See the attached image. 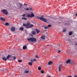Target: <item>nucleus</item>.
<instances>
[{"label": "nucleus", "instance_id": "nucleus-1", "mask_svg": "<svg viewBox=\"0 0 77 77\" xmlns=\"http://www.w3.org/2000/svg\"><path fill=\"white\" fill-rule=\"evenodd\" d=\"M23 26L24 27H26V29H30L31 27H33L34 25L32 24H30V23L29 22H28L26 23H23Z\"/></svg>", "mask_w": 77, "mask_h": 77}, {"label": "nucleus", "instance_id": "nucleus-2", "mask_svg": "<svg viewBox=\"0 0 77 77\" xmlns=\"http://www.w3.org/2000/svg\"><path fill=\"white\" fill-rule=\"evenodd\" d=\"M44 15H42L41 17H39V16L37 17V19H39L40 20L44 22H45L46 23V22H47V19H45V18H44Z\"/></svg>", "mask_w": 77, "mask_h": 77}, {"label": "nucleus", "instance_id": "nucleus-3", "mask_svg": "<svg viewBox=\"0 0 77 77\" xmlns=\"http://www.w3.org/2000/svg\"><path fill=\"white\" fill-rule=\"evenodd\" d=\"M27 40L29 42H36L37 39L36 38H28Z\"/></svg>", "mask_w": 77, "mask_h": 77}, {"label": "nucleus", "instance_id": "nucleus-4", "mask_svg": "<svg viewBox=\"0 0 77 77\" xmlns=\"http://www.w3.org/2000/svg\"><path fill=\"white\" fill-rule=\"evenodd\" d=\"M35 17V14L32 12H31L30 14H27L26 15V17L27 18H32Z\"/></svg>", "mask_w": 77, "mask_h": 77}, {"label": "nucleus", "instance_id": "nucleus-5", "mask_svg": "<svg viewBox=\"0 0 77 77\" xmlns=\"http://www.w3.org/2000/svg\"><path fill=\"white\" fill-rule=\"evenodd\" d=\"M2 12L5 15H7L8 14V12L5 9H3L2 10Z\"/></svg>", "mask_w": 77, "mask_h": 77}, {"label": "nucleus", "instance_id": "nucleus-6", "mask_svg": "<svg viewBox=\"0 0 77 77\" xmlns=\"http://www.w3.org/2000/svg\"><path fill=\"white\" fill-rule=\"evenodd\" d=\"M33 8H29L27 7H25L24 8V9L25 11H32Z\"/></svg>", "mask_w": 77, "mask_h": 77}, {"label": "nucleus", "instance_id": "nucleus-7", "mask_svg": "<svg viewBox=\"0 0 77 77\" xmlns=\"http://www.w3.org/2000/svg\"><path fill=\"white\" fill-rule=\"evenodd\" d=\"M17 6L18 8H20V9H21L22 7H23V4L21 3H19L18 5H17Z\"/></svg>", "mask_w": 77, "mask_h": 77}, {"label": "nucleus", "instance_id": "nucleus-8", "mask_svg": "<svg viewBox=\"0 0 77 77\" xmlns=\"http://www.w3.org/2000/svg\"><path fill=\"white\" fill-rule=\"evenodd\" d=\"M41 40H43L45 41V35H42L40 37Z\"/></svg>", "mask_w": 77, "mask_h": 77}, {"label": "nucleus", "instance_id": "nucleus-9", "mask_svg": "<svg viewBox=\"0 0 77 77\" xmlns=\"http://www.w3.org/2000/svg\"><path fill=\"white\" fill-rule=\"evenodd\" d=\"M12 56V55H8L7 57V59H8L9 60H10L9 59Z\"/></svg>", "mask_w": 77, "mask_h": 77}, {"label": "nucleus", "instance_id": "nucleus-10", "mask_svg": "<svg viewBox=\"0 0 77 77\" xmlns=\"http://www.w3.org/2000/svg\"><path fill=\"white\" fill-rule=\"evenodd\" d=\"M11 30L12 32H14L15 30V28L14 27H12L11 28Z\"/></svg>", "mask_w": 77, "mask_h": 77}, {"label": "nucleus", "instance_id": "nucleus-11", "mask_svg": "<svg viewBox=\"0 0 77 77\" xmlns=\"http://www.w3.org/2000/svg\"><path fill=\"white\" fill-rule=\"evenodd\" d=\"M0 19L1 21H5V19L3 17H0Z\"/></svg>", "mask_w": 77, "mask_h": 77}, {"label": "nucleus", "instance_id": "nucleus-12", "mask_svg": "<svg viewBox=\"0 0 77 77\" xmlns=\"http://www.w3.org/2000/svg\"><path fill=\"white\" fill-rule=\"evenodd\" d=\"M66 63H69L71 62V60L69 59L66 61Z\"/></svg>", "mask_w": 77, "mask_h": 77}, {"label": "nucleus", "instance_id": "nucleus-13", "mask_svg": "<svg viewBox=\"0 0 77 77\" xmlns=\"http://www.w3.org/2000/svg\"><path fill=\"white\" fill-rule=\"evenodd\" d=\"M61 68H62V65H60L59 66V71L60 72L61 71Z\"/></svg>", "mask_w": 77, "mask_h": 77}, {"label": "nucleus", "instance_id": "nucleus-14", "mask_svg": "<svg viewBox=\"0 0 77 77\" xmlns=\"http://www.w3.org/2000/svg\"><path fill=\"white\" fill-rule=\"evenodd\" d=\"M36 59H31L30 60V61L31 62H35V61H36Z\"/></svg>", "mask_w": 77, "mask_h": 77}, {"label": "nucleus", "instance_id": "nucleus-15", "mask_svg": "<svg viewBox=\"0 0 77 77\" xmlns=\"http://www.w3.org/2000/svg\"><path fill=\"white\" fill-rule=\"evenodd\" d=\"M72 34V32L71 31L69 32V36H71V35Z\"/></svg>", "mask_w": 77, "mask_h": 77}, {"label": "nucleus", "instance_id": "nucleus-16", "mask_svg": "<svg viewBox=\"0 0 77 77\" xmlns=\"http://www.w3.org/2000/svg\"><path fill=\"white\" fill-rule=\"evenodd\" d=\"M35 31L37 33H39V32H40V31L37 29H35Z\"/></svg>", "mask_w": 77, "mask_h": 77}, {"label": "nucleus", "instance_id": "nucleus-17", "mask_svg": "<svg viewBox=\"0 0 77 77\" xmlns=\"http://www.w3.org/2000/svg\"><path fill=\"white\" fill-rule=\"evenodd\" d=\"M27 48V46H24L23 47V50H25Z\"/></svg>", "mask_w": 77, "mask_h": 77}, {"label": "nucleus", "instance_id": "nucleus-18", "mask_svg": "<svg viewBox=\"0 0 77 77\" xmlns=\"http://www.w3.org/2000/svg\"><path fill=\"white\" fill-rule=\"evenodd\" d=\"M53 63V62L51 61H49L48 63V65H51Z\"/></svg>", "mask_w": 77, "mask_h": 77}, {"label": "nucleus", "instance_id": "nucleus-19", "mask_svg": "<svg viewBox=\"0 0 77 77\" xmlns=\"http://www.w3.org/2000/svg\"><path fill=\"white\" fill-rule=\"evenodd\" d=\"M28 65L30 66H32V63L31 62H29L28 63Z\"/></svg>", "mask_w": 77, "mask_h": 77}, {"label": "nucleus", "instance_id": "nucleus-20", "mask_svg": "<svg viewBox=\"0 0 77 77\" xmlns=\"http://www.w3.org/2000/svg\"><path fill=\"white\" fill-rule=\"evenodd\" d=\"M70 64L71 65H74V63L73 61H70Z\"/></svg>", "mask_w": 77, "mask_h": 77}, {"label": "nucleus", "instance_id": "nucleus-21", "mask_svg": "<svg viewBox=\"0 0 77 77\" xmlns=\"http://www.w3.org/2000/svg\"><path fill=\"white\" fill-rule=\"evenodd\" d=\"M20 30H21L22 31H23L24 30V28L23 27H21L20 28Z\"/></svg>", "mask_w": 77, "mask_h": 77}, {"label": "nucleus", "instance_id": "nucleus-22", "mask_svg": "<svg viewBox=\"0 0 77 77\" xmlns=\"http://www.w3.org/2000/svg\"><path fill=\"white\" fill-rule=\"evenodd\" d=\"M32 35H35L36 34V32H35V31H33L32 32Z\"/></svg>", "mask_w": 77, "mask_h": 77}, {"label": "nucleus", "instance_id": "nucleus-23", "mask_svg": "<svg viewBox=\"0 0 77 77\" xmlns=\"http://www.w3.org/2000/svg\"><path fill=\"white\" fill-rule=\"evenodd\" d=\"M2 59L3 60H5V61H6V60H7V59H6V58L5 57L2 58Z\"/></svg>", "mask_w": 77, "mask_h": 77}, {"label": "nucleus", "instance_id": "nucleus-24", "mask_svg": "<svg viewBox=\"0 0 77 77\" xmlns=\"http://www.w3.org/2000/svg\"><path fill=\"white\" fill-rule=\"evenodd\" d=\"M66 29L65 28H64L63 29V32H66Z\"/></svg>", "mask_w": 77, "mask_h": 77}, {"label": "nucleus", "instance_id": "nucleus-25", "mask_svg": "<svg viewBox=\"0 0 77 77\" xmlns=\"http://www.w3.org/2000/svg\"><path fill=\"white\" fill-rule=\"evenodd\" d=\"M45 41H50V39H49L48 38H45Z\"/></svg>", "mask_w": 77, "mask_h": 77}, {"label": "nucleus", "instance_id": "nucleus-26", "mask_svg": "<svg viewBox=\"0 0 77 77\" xmlns=\"http://www.w3.org/2000/svg\"><path fill=\"white\" fill-rule=\"evenodd\" d=\"M5 25L6 26H9V23H5Z\"/></svg>", "mask_w": 77, "mask_h": 77}, {"label": "nucleus", "instance_id": "nucleus-27", "mask_svg": "<svg viewBox=\"0 0 77 77\" xmlns=\"http://www.w3.org/2000/svg\"><path fill=\"white\" fill-rule=\"evenodd\" d=\"M29 72V71L27 70L24 72V73H28Z\"/></svg>", "mask_w": 77, "mask_h": 77}, {"label": "nucleus", "instance_id": "nucleus-28", "mask_svg": "<svg viewBox=\"0 0 77 77\" xmlns=\"http://www.w3.org/2000/svg\"><path fill=\"white\" fill-rule=\"evenodd\" d=\"M38 70H41V67L38 66Z\"/></svg>", "mask_w": 77, "mask_h": 77}, {"label": "nucleus", "instance_id": "nucleus-29", "mask_svg": "<svg viewBox=\"0 0 77 77\" xmlns=\"http://www.w3.org/2000/svg\"><path fill=\"white\" fill-rule=\"evenodd\" d=\"M48 27H51V25H48Z\"/></svg>", "mask_w": 77, "mask_h": 77}, {"label": "nucleus", "instance_id": "nucleus-30", "mask_svg": "<svg viewBox=\"0 0 77 77\" xmlns=\"http://www.w3.org/2000/svg\"><path fill=\"white\" fill-rule=\"evenodd\" d=\"M41 72L42 74H44V71L43 70H42L41 71Z\"/></svg>", "mask_w": 77, "mask_h": 77}, {"label": "nucleus", "instance_id": "nucleus-31", "mask_svg": "<svg viewBox=\"0 0 77 77\" xmlns=\"http://www.w3.org/2000/svg\"><path fill=\"white\" fill-rule=\"evenodd\" d=\"M48 26H45L44 27V29H48Z\"/></svg>", "mask_w": 77, "mask_h": 77}, {"label": "nucleus", "instance_id": "nucleus-32", "mask_svg": "<svg viewBox=\"0 0 77 77\" xmlns=\"http://www.w3.org/2000/svg\"><path fill=\"white\" fill-rule=\"evenodd\" d=\"M13 58H14V60H15V59H16V57L15 56H13Z\"/></svg>", "mask_w": 77, "mask_h": 77}, {"label": "nucleus", "instance_id": "nucleus-33", "mask_svg": "<svg viewBox=\"0 0 77 77\" xmlns=\"http://www.w3.org/2000/svg\"><path fill=\"white\" fill-rule=\"evenodd\" d=\"M18 62H22V60H19Z\"/></svg>", "mask_w": 77, "mask_h": 77}, {"label": "nucleus", "instance_id": "nucleus-34", "mask_svg": "<svg viewBox=\"0 0 77 77\" xmlns=\"http://www.w3.org/2000/svg\"><path fill=\"white\" fill-rule=\"evenodd\" d=\"M23 5L24 6H27V4L25 3H24Z\"/></svg>", "mask_w": 77, "mask_h": 77}, {"label": "nucleus", "instance_id": "nucleus-35", "mask_svg": "<svg viewBox=\"0 0 77 77\" xmlns=\"http://www.w3.org/2000/svg\"><path fill=\"white\" fill-rule=\"evenodd\" d=\"M58 50V52H57V53H60V52H61V51H60V50Z\"/></svg>", "mask_w": 77, "mask_h": 77}, {"label": "nucleus", "instance_id": "nucleus-36", "mask_svg": "<svg viewBox=\"0 0 77 77\" xmlns=\"http://www.w3.org/2000/svg\"><path fill=\"white\" fill-rule=\"evenodd\" d=\"M35 57H36V58H39V57H38V55H36Z\"/></svg>", "mask_w": 77, "mask_h": 77}, {"label": "nucleus", "instance_id": "nucleus-37", "mask_svg": "<svg viewBox=\"0 0 77 77\" xmlns=\"http://www.w3.org/2000/svg\"><path fill=\"white\" fill-rule=\"evenodd\" d=\"M58 46L59 47H60V45L59 43V44H58Z\"/></svg>", "mask_w": 77, "mask_h": 77}, {"label": "nucleus", "instance_id": "nucleus-38", "mask_svg": "<svg viewBox=\"0 0 77 77\" xmlns=\"http://www.w3.org/2000/svg\"><path fill=\"white\" fill-rule=\"evenodd\" d=\"M22 17H25V14L22 15Z\"/></svg>", "mask_w": 77, "mask_h": 77}, {"label": "nucleus", "instance_id": "nucleus-39", "mask_svg": "<svg viewBox=\"0 0 77 77\" xmlns=\"http://www.w3.org/2000/svg\"><path fill=\"white\" fill-rule=\"evenodd\" d=\"M68 42H70V39H68Z\"/></svg>", "mask_w": 77, "mask_h": 77}, {"label": "nucleus", "instance_id": "nucleus-40", "mask_svg": "<svg viewBox=\"0 0 77 77\" xmlns=\"http://www.w3.org/2000/svg\"><path fill=\"white\" fill-rule=\"evenodd\" d=\"M25 20H27V18H25V19H24Z\"/></svg>", "mask_w": 77, "mask_h": 77}, {"label": "nucleus", "instance_id": "nucleus-41", "mask_svg": "<svg viewBox=\"0 0 77 77\" xmlns=\"http://www.w3.org/2000/svg\"><path fill=\"white\" fill-rule=\"evenodd\" d=\"M67 77H72V76L71 75L69 76H68Z\"/></svg>", "mask_w": 77, "mask_h": 77}, {"label": "nucleus", "instance_id": "nucleus-42", "mask_svg": "<svg viewBox=\"0 0 77 77\" xmlns=\"http://www.w3.org/2000/svg\"><path fill=\"white\" fill-rule=\"evenodd\" d=\"M25 17H23L22 18V19H25Z\"/></svg>", "mask_w": 77, "mask_h": 77}, {"label": "nucleus", "instance_id": "nucleus-43", "mask_svg": "<svg viewBox=\"0 0 77 77\" xmlns=\"http://www.w3.org/2000/svg\"><path fill=\"white\" fill-rule=\"evenodd\" d=\"M75 45H77V43L75 44Z\"/></svg>", "mask_w": 77, "mask_h": 77}, {"label": "nucleus", "instance_id": "nucleus-44", "mask_svg": "<svg viewBox=\"0 0 77 77\" xmlns=\"http://www.w3.org/2000/svg\"><path fill=\"white\" fill-rule=\"evenodd\" d=\"M74 77H77V75H75Z\"/></svg>", "mask_w": 77, "mask_h": 77}, {"label": "nucleus", "instance_id": "nucleus-45", "mask_svg": "<svg viewBox=\"0 0 77 77\" xmlns=\"http://www.w3.org/2000/svg\"><path fill=\"white\" fill-rule=\"evenodd\" d=\"M65 25H67V23H65Z\"/></svg>", "mask_w": 77, "mask_h": 77}, {"label": "nucleus", "instance_id": "nucleus-46", "mask_svg": "<svg viewBox=\"0 0 77 77\" xmlns=\"http://www.w3.org/2000/svg\"><path fill=\"white\" fill-rule=\"evenodd\" d=\"M76 16H77V13L75 14Z\"/></svg>", "mask_w": 77, "mask_h": 77}, {"label": "nucleus", "instance_id": "nucleus-47", "mask_svg": "<svg viewBox=\"0 0 77 77\" xmlns=\"http://www.w3.org/2000/svg\"><path fill=\"white\" fill-rule=\"evenodd\" d=\"M47 46H49V45H47Z\"/></svg>", "mask_w": 77, "mask_h": 77}]
</instances>
